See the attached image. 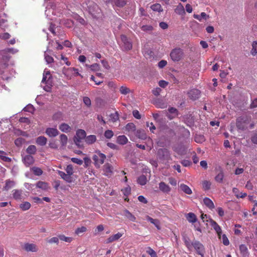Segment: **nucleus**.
<instances>
[{
  "mask_svg": "<svg viewBox=\"0 0 257 257\" xmlns=\"http://www.w3.org/2000/svg\"><path fill=\"white\" fill-rule=\"evenodd\" d=\"M105 159L106 156L98 150L95 151L92 156L94 164L97 168H100L101 165L104 163Z\"/></svg>",
  "mask_w": 257,
  "mask_h": 257,
  "instance_id": "obj_1",
  "label": "nucleus"
},
{
  "mask_svg": "<svg viewBox=\"0 0 257 257\" xmlns=\"http://www.w3.org/2000/svg\"><path fill=\"white\" fill-rule=\"evenodd\" d=\"M63 73L69 79H70L73 77L76 76H80L81 77H83V76L79 73L78 70L74 67H64L63 69Z\"/></svg>",
  "mask_w": 257,
  "mask_h": 257,
  "instance_id": "obj_2",
  "label": "nucleus"
},
{
  "mask_svg": "<svg viewBox=\"0 0 257 257\" xmlns=\"http://www.w3.org/2000/svg\"><path fill=\"white\" fill-rule=\"evenodd\" d=\"M184 55L183 50L180 48H175L172 50L170 56L174 62H178L182 59Z\"/></svg>",
  "mask_w": 257,
  "mask_h": 257,
  "instance_id": "obj_3",
  "label": "nucleus"
},
{
  "mask_svg": "<svg viewBox=\"0 0 257 257\" xmlns=\"http://www.w3.org/2000/svg\"><path fill=\"white\" fill-rule=\"evenodd\" d=\"M12 192L13 197L16 200L24 199L27 196L22 190L14 189Z\"/></svg>",
  "mask_w": 257,
  "mask_h": 257,
  "instance_id": "obj_4",
  "label": "nucleus"
},
{
  "mask_svg": "<svg viewBox=\"0 0 257 257\" xmlns=\"http://www.w3.org/2000/svg\"><path fill=\"white\" fill-rule=\"evenodd\" d=\"M192 246L194 247L198 253L202 256L204 254V246L199 241H195L192 242Z\"/></svg>",
  "mask_w": 257,
  "mask_h": 257,
  "instance_id": "obj_5",
  "label": "nucleus"
},
{
  "mask_svg": "<svg viewBox=\"0 0 257 257\" xmlns=\"http://www.w3.org/2000/svg\"><path fill=\"white\" fill-rule=\"evenodd\" d=\"M57 173L61 177V178L67 183H72L74 181V179L73 176L65 173L61 171H58Z\"/></svg>",
  "mask_w": 257,
  "mask_h": 257,
  "instance_id": "obj_6",
  "label": "nucleus"
},
{
  "mask_svg": "<svg viewBox=\"0 0 257 257\" xmlns=\"http://www.w3.org/2000/svg\"><path fill=\"white\" fill-rule=\"evenodd\" d=\"M121 40L122 41V46L125 50H130L132 48V43L128 40L126 37L124 35L121 36Z\"/></svg>",
  "mask_w": 257,
  "mask_h": 257,
  "instance_id": "obj_7",
  "label": "nucleus"
},
{
  "mask_svg": "<svg viewBox=\"0 0 257 257\" xmlns=\"http://www.w3.org/2000/svg\"><path fill=\"white\" fill-rule=\"evenodd\" d=\"M210 223L212 228L215 230L219 239H221L222 230L220 226L212 219H210Z\"/></svg>",
  "mask_w": 257,
  "mask_h": 257,
  "instance_id": "obj_8",
  "label": "nucleus"
},
{
  "mask_svg": "<svg viewBox=\"0 0 257 257\" xmlns=\"http://www.w3.org/2000/svg\"><path fill=\"white\" fill-rule=\"evenodd\" d=\"M45 133L49 137L53 138L57 136L59 132L55 127H48L46 129Z\"/></svg>",
  "mask_w": 257,
  "mask_h": 257,
  "instance_id": "obj_9",
  "label": "nucleus"
},
{
  "mask_svg": "<svg viewBox=\"0 0 257 257\" xmlns=\"http://www.w3.org/2000/svg\"><path fill=\"white\" fill-rule=\"evenodd\" d=\"M103 170L105 176H110L113 173V167L110 164L106 163L103 166Z\"/></svg>",
  "mask_w": 257,
  "mask_h": 257,
  "instance_id": "obj_10",
  "label": "nucleus"
},
{
  "mask_svg": "<svg viewBox=\"0 0 257 257\" xmlns=\"http://www.w3.org/2000/svg\"><path fill=\"white\" fill-rule=\"evenodd\" d=\"M42 85L44 83L49 84L51 83L50 80V71L45 69L43 73V77L42 80Z\"/></svg>",
  "mask_w": 257,
  "mask_h": 257,
  "instance_id": "obj_11",
  "label": "nucleus"
},
{
  "mask_svg": "<svg viewBox=\"0 0 257 257\" xmlns=\"http://www.w3.org/2000/svg\"><path fill=\"white\" fill-rule=\"evenodd\" d=\"M189 97L193 100L197 99L200 95V91L197 89H192L188 92Z\"/></svg>",
  "mask_w": 257,
  "mask_h": 257,
  "instance_id": "obj_12",
  "label": "nucleus"
},
{
  "mask_svg": "<svg viewBox=\"0 0 257 257\" xmlns=\"http://www.w3.org/2000/svg\"><path fill=\"white\" fill-rule=\"evenodd\" d=\"M24 248L27 251L36 252L38 250L37 246L34 243H25L24 245Z\"/></svg>",
  "mask_w": 257,
  "mask_h": 257,
  "instance_id": "obj_13",
  "label": "nucleus"
},
{
  "mask_svg": "<svg viewBox=\"0 0 257 257\" xmlns=\"http://www.w3.org/2000/svg\"><path fill=\"white\" fill-rule=\"evenodd\" d=\"M159 188L160 191L164 193H169L171 191L170 186L164 182H161L159 184Z\"/></svg>",
  "mask_w": 257,
  "mask_h": 257,
  "instance_id": "obj_14",
  "label": "nucleus"
},
{
  "mask_svg": "<svg viewBox=\"0 0 257 257\" xmlns=\"http://www.w3.org/2000/svg\"><path fill=\"white\" fill-rule=\"evenodd\" d=\"M122 236V233L118 232L116 234H113L109 236L106 240V243H109L113 241L117 240Z\"/></svg>",
  "mask_w": 257,
  "mask_h": 257,
  "instance_id": "obj_15",
  "label": "nucleus"
},
{
  "mask_svg": "<svg viewBox=\"0 0 257 257\" xmlns=\"http://www.w3.org/2000/svg\"><path fill=\"white\" fill-rule=\"evenodd\" d=\"M193 17L199 21L201 22L202 20H207L209 18V16L204 12H202L200 15L194 14Z\"/></svg>",
  "mask_w": 257,
  "mask_h": 257,
  "instance_id": "obj_16",
  "label": "nucleus"
},
{
  "mask_svg": "<svg viewBox=\"0 0 257 257\" xmlns=\"http://www.w3.org/2000/svg\"><path fill=\"white\" fill-rule=\"evenodd\" d=\"M237 127L240 130H243L246 127V122L243 118H238L236 122Z\"/></svg>",
  "mask_w": 257,
  "mask_h": 257,
  "instance_id": "obj_17",
  "label": "nucleus"
},
{
  "mask_svg": "<svg viewBox=\"0 0 257 257\" xmlns=\"http://www.w3.org/2000/svg\"><path fill=\"white\" fill-rule=\"evenodd\" d=\"M34 162V158L31 155H27L23 158V162L27 167L32 165Z\"/></svg>",
  "mask_w": 257,
  "mask_h": 257,
  "instance_id": "obj_18",
  "label": "nucleus"
},
{
  "mask_svg": "<svg viewBox=\"0 0 257 257\" xmlns=\"http://www.w3.org/2000/svg\"><path fill=\"white\" fill-rule=\"evenodd\" d=\"M185 217L187 219V220L190 222V223H195L197 221V217L195 215V214L193 213L190 212L185 215Z\"/></svg>",
  "mask_w": 257,
  "mask_h": 257,
  "instance_id": "obj_19",
  "label": "nucleus"
},
{
  "mask_svg": "<svg viewBox=\"0 0 257 257\" xmlns=\"http://www.w3.org/2000/svg\"><path fill=\"white\" fill-rule=\"evenodd\" d=\"M146 219L147 220L150 221L151 223L153 224L158 230H160L161 229L160 223L159 220L153 219L149 216H146Z\"/></svg>",
  "mask_w": 257,
  "mask_h": 257,
  "instance_id": "obj_20",
  "label": "nucleus"
},
{
  "mask_svg": "<svg viewBox=\"0 0 257 257\" xmlns=\"http://www.w3.org/2000/svg\"><path fill=\"white\" fill-rule=\"evenodd\" d=\"M175 12L179 15L183 16L185 14V11L184 8L182 4L179 3L177 6L176 8L175 9Z\"/></svg>",
  "mask_w": 257,
  "mask_h": 257,
  "instance_id": "obj_21",
  "label": "nucleus"
},
{
  "mask_svg": "<svg viewBox=\"0 0 257 257\" xmlns=\"http://www.w3.org/2000/svg\"><path fill=\"white\" fill-rule=\"evenodd\" d=\"M36 186L43 190H48L50 188L48 183L43 181H39L36 184Z\"/></svg>",
  "mask_w": 257,
  "mask_h": 257,
  "instance_id": "obj_22",
  "label": "nucleus"
},
{
  "mask_svg": "<svg viewBox=\"0 0 257 257\" xmlns=\"http://www.w3.org/2000/svg\"><path fill=\"white\" fill-rule=\"evenodd\" d=\"M203 203L210 209H213L215 208L214 204L212 201L209 198L205 197L203 199Z\"/></svg>",
  "mask_w": 257,
  "mask_h": 257,
  "instance_id": "obj_23",
  "label": "nucleus"
},
{
  "mask_svg": "<svg viewBox=\"0 0 257 257\" xmlns=\"http://www.w3.org/2000/svg\"><path fill=\"white\" fill-rule=\"evenodd\" d=\"M36 142L37 145L43 146L47 144V139L44 136H40L37 138Z\"/></svg>",
  "mask_w": 257,
  "mask_h": 257,
  "instance_id": "obj_24",
  "label": "nucleus"
},
{
  "mask_svg": "<svg viewBox=\"0 0 257 257\" xmlns=\"http://www.w3.org/2000/svg\"><path fill=\"white\" fill-rule=\"evenodd\" d=\"M96 141V137L95 135H89L85 137V141L88 145H91Z\"/></svg>",
  "mask_w": 257,
  "mask_h": 257,
  "instance_id": "obj_25",
  "label": "nucleus"
},
{
  "mask_svg": "<svg viewBox=\"0 0 257 257\" xmlns=\"http://www.w3.org/2000/svg\"><path fill=\"white\" fill-rule=\"evenodd\" d=\"M232 192L237 198H243L247 196L246 193L240 192L238 189L236 188H233L232 189Z\"/></svg>",
  "mask_w": 257,
  "mask_h": 257,
  "instance_id": "obj_26",
  "label": "nucleus"
},
{
  "mask_svg": "<svg viewBox=\"0 0 257 257\" xmlns=\"http://www.w3.org/2000/svg\"><path fill=\"white\" fill-rule=\"evenodd\" d=\"M15 182L14 181L7 180L6 181L5 186L4 187V189L6 191H8L11 188H13L15 185Z\"/></svg>",
  "mask_w": 257,
  "mask_h": 257,
  "instance_id": "obj_27",
  "label": "nucleus"
},
{
  "mask_svg": "<svg viewBox=\"0 0 257 257\" xmlns=\"http://www.w3.org/2000/svg\"><path fill=\"white\" fill-rule=\"evenodd\" d=\"M59 128L60 129V130L61 131H62V132H64V133H68L71 131L70 126L68 124H67L65 123H61L59 125Z\"/></svg>",
  "mask_w": 257,
  "mask_h": 257,
  "instance_id": "obj_28",
  "label": "nucleus"
},
{
  "mask_svg": "<svg viewBox=\"0 0 257 257\" xmlns=\"http://www.w3.org/2000/svg\"><path fill=\"white\" fill-rule=\"evenodd\" d=\"M116 142L118 144L123 145L127 143L128 139L124 135L119 136L117 138Z\"/></svg>",
  "mask_w": 257,
  "mask_h": 257,
  "instance_id": "obj_29",
  "label": "nucleus"
},
{
  "mask_svg": "<svg viewBox=\"0 0 257 257\" xmlns=\"http://www.w3.org/2000/svg\"><path fill=\"white\" fill-rule=\"evenodd\" d=\"M60 142L62 147H64L66 146L68 142V138L64 134H61L60 137Z\"/></svg>",
  "mask_w": 257,
  "mask_h": 257,
  "instance_id": "obj_30",
  "label": "nucleus"
},
{
  "mask_svg": "<svg viewBox=\"0 0 257 257\" xmlns=\"http://www.w3.org/2000/svg\"><path fill=\"white\" fill-rule=\"evenodd\" d=\"M151 9L155 12H158L159 13L162 12L163 9L160 4H155L151 6Z\"/></svg>",
  "mask_w": 257,
  "mask_h": 257,
  "instance_id": "obj_31",
  "label": "nucleus"
},
{
  "mask_svg": "<svg viewBox=\"0 0 257 257\" xmlns=\"http://www.w3.org/2000/svg\"><path fill=\"white\" fill-rule=\"evenodd\" d=\"M86 137V133L83 130H79L76 132L75 138L82 140Z\"/></svg>",
  "mask_w": 257,
  "mask_h": 257,
  "instance_id": "obj_32",
  "label": "nucleus"
},
{
  "mask_svg": "<svg viewBox=\"0 0 257 257\" xmlns=\"http://www.w3.org/2000/svg\"><path fill=\"white\" fill-rule=\"evenodd\" d=\"M251 50L250 54L252 56H255L257 54V41H253L251 44Z\"/></svg>",
  "mask_w": 257,
  "mask_h": 257,
  "instance_id": "obj_33",
  "label": "nucleus"
},
{
  "mask_svg": "<svg viewBox=\"0 0 257 257\" xmlns=\"http://www.w3.org/2000/svg\"><path fill=\"white\" fill-rule=\"evenodd\" d=\"M239 250L241 254L244 256H246L248 255V249L246 246L244 244H241L239 246Z\"/></svg>",
  "mask_w": 257,
  "mask_h": 257,
  "instance_id": "obj_34",
  "label": "nucleus"
},
{
  "mask_svg": "<svg viewBox=\"0 0 257 257\" xmlns=\"http://www.w3.org/2000/svg\"><path fill=\"white\" fill-rule=\"evenodd\" d=\"M158 154L159 155H162L163 157L168 158L170 157V154L169 151L166 149H160L158 151Z\"/></svg>",
  "mask_w": 257,
  "mask_h": 257,
  "instance_id": "obj_35",
  "label": "nucleus"
},
{
  "mask_svg": "<svg viewBox=\"0 0 257 257\" xmlns=\"http://www.w3.org/2000/svg\"><path fill=\"white\" fill-rule=\"evenodd\" d=\"M169 112L170 113H171V114L168 115V117L171 119L173 118L174 117L177 116L178 114L177 110L175 108H174V107H171V108H169Z\"/></svg>",
  "mask_w": 257,
  "mask_h": 257,
  "instance_id": "obj_36",
  "label": "nucleus"
},
{
  "mask_svg": "<svg viewBox=\"0 0 257 257\" xmlns=\"http://www.w3.org/2000/svg\"><path fill=\"white\" fill-rule=\"evenodd\" d=\"M31 205L28 202H24L20 205V208L23 211H26L29 210L31 208Z\"/></svg>",
  "mask_w": 257,
  "mask_h": 257,
  "instance_id": "obj_37",
  "label": "nucleus"
},
{
  "mask_svg": "<svg viewBox=\"0 0 257 257\" xmlns=\"http://www.w3.org/2000/svg\"><path fill=\"white\" fill-rule=\"evenodd\" d=\"M180 188L184 192L187 194L190 195L192 193L191 189L186 185L181 184Z\"/></svg>",
  "mask_w": 257,
  "mask_h": 257,
  "instance_id": "obj_38",
  "label": "nucleus"
},
{
  "mask_svg": "<svg viewBox=\"0 0 257 257\" xmlns=\"http://www.w3.org/2000/svg\"><path fill=\"white\" fill-rule=\"evenodd\" d=\"M137 182L139 184L141 185H144L147 183V177L144 175H141L138 178Z\"/></svg>",
  "mask_w": 257,
  "mask_h": 257,
  "instance_id": "obj_39",
  "label": "nucleus"
},
{
  "mask_svg": "<svg viewBox=\"0 0 257 257\" xmlns=\"http://www.w3.org/2000/svg\"><path fill=\"white\" fill-rule=\"evenodd\" d=\"M59 238L60 240L68 243H70L73 240L72 237L66 236L63 234L59 235Z\"/></svg>",
  "mask_w": 257,
  "mask_h": 257,
  "instance_id": "obj_40",
  "label": "nucleus"
},
{
  "mask_svg": "<svg viewBox=\"0 0 257 257\" xmlns=\"http://www.w3.org/2000/svg\"><path fill=\"white\" fill-rule=\"evenodd\" d=\"M137 136L142 140H145L147 138V136L144 130H138L137 132Z\"/></svg>",
  "mask_w": 257,
  "mask_h": 257,
  "instance_id": "obj_41",
  "label": "nucleus"
},
{
  "mask_svg": "<svg viewBox=\"0 0 257 257\" xmlns=\"http://www.w3.org/2000/svg\"><path fill=\"white\" fill-rule=\"evenodd\" d=\"M125 128L126 131L131 132H133L136 130V126L133 123H127Z\"/></svg>",
  "mask_w": 257,
  "mask_h": 257,
  "instance_id": "obj_42",
  "label": "nucleus"
},
{
  "mask_svg": "<svg viewBox=\"0 0 257 257\" xmlns=\"http://www.w3.org/2000/svg\"><path fill=\"white\" fill-rule=\"evenodd\" d=\"M31 170L34 173V174L37 176H40L43 173V171L41 170V168L38 167H34L31 168Z\"/></svg>",
  "mask_w": 257,
  "mask_h": 257,
  "instance_id": "obj_43",
  "label": "nucleus"
},
{
  "mask_svg": "<svg viewBox=\"0 0 257 257\" xmlns=\"http://www.w3.org/2000/svg\"><path fill=\"white\" fill-rule=\"evenodd\" d=\"M119 91L122 94L126 95L131 92V90L125 86H122L119 88Z\"/></svg>",
  "mask_w": 257,
  "mask_h": 257,
  "instance_id": "obj_44",
  "label": "nucleus"
},
{
  "mask_svg": "<svg viewBox=\"0 0 257 257\" xmlns=\"http://www.w3.org/2000/svg\"><path fill=\"white\" fill-rule=\"evenodd\" d=\"M114 4L118 7H122L126 4V0H114Z\"/></svg>",
  "mask_w": 257,
  "mask_h": 257,
  "instance_id": "obj_45",
  "label": "nucleus"
},
{
  "mask_svg": "<svg viewBox=\"0 0 257 257\" xmlns=\"http://www.w3.org/2000/svg\"><path fill=\"white\" fill-rule=\"evenodd\" d=\"M224 178L223 173L221 171L219 173H218L215 177V180L216 182L218 183H222L223 179Z\"/></svg>",
  "mask_w": 257,
  "mask_h": 257,
  "instance_id": "obj_46",
  "label": "nucleus"
},
{
  "mask_svg": "<svg viewBox=\"0 0 257 257\" xmlns=\"http://www.w3.org/2000/svg\"><path fill=\"white\" fill-rule=\"evenodd\" d=\"M202 188L203 189L207 190H209L210 188V186L211 185V183L207 180H204L202 182Z\"/></svg>",
  "mask_w": 257,
  "mask_h": 257,
  "instance_id": "obj_47",
  "label": "nucleus"
},
{
  "mask_svg": "<svg viewBox=\"0 0 257 257\" xmlns=\"http://www.w3.org/2000/svg\"><path fill=\"white\" fill-rule=\"evenodd\" d=\"M65 171L66 172V174H68L71 176L74 173L73 167L72 165H68L65 168Z\"/></svg>",
  "mask_w": 257,
  "mask_h": 257,
  "instance_id": "obj_48",
  "label": "nucleus"
},
{
  "mask_svg": "<svg viewBox=\"0 0 257 257\" xmlns=\"http://www.w3.org/2000/svg\"><path fill=\"white\" fill-rule=\"evenodd\" d=\"M124 215L130 220L134 221L136 219L135 217L128 210H125L124 212Z\"/></svg>",
  "mask_w": 257,
  "mask_h": 257,
  "instance_id": "obj_49",
  "label": "nucleus"
},
{
  "mask_svg": "<svg viewBox=\"0 0 257 257\" xmlns=\"http://www.w3.org/2000/svg\"><path fill=\"white\" fill-rule=\"evenodd\" d=\"M110 119L113 121L115 122L117 121L119 118V115L117 112H115L113 113H111L109 115Z\"/></svg>",
  "mask_w": 257,
  "mask_h": 257,
  "instance_id": "obj_50",
  "label": "nucleus"
},
{
  "mask_svg": "<svg viewBox=\"0 0 257 257\" xmlns=\"http://www.w3.org/2000/svg\"><path fill=\"white\" fill-rule=\"evenodd\" d=\"M36 150V147L34 145H31L28 147L27 152L30 154H34Z\"/></svg>",
  "mask_w": 257,
  "mask_h": 257,
  "instance_id": "obj_51",
  "label": "nucleus"
},
{
  "mask_svg": "<svg viewBox=\"0 0 257 257\" xmlns=\"http://www.w3.org/2000/svg\"><path fill=\"white\" fill-rule=\"evenodd\" d=\"M87 230V228L85 226H82L81 227L77 228L75 231V234L77 235H80L81 233H83L86 232Z\"/></svg>",
  "mask_w": 257,
  "mask_h": 257,
  "instance_id": "obj_52",
  "label": "nucleus"
},
{
  "mask_svg": "<svg viewBox=\"0 0 257 257\" xmlns=\"http://www.w3.org/2000/svg\"><path fill=\"white\" fill-rule=\"evenodd\" d=\"M86 66L87 67L90 68L91 70L95 71L99 70V67H99V65L97 63H94V64H92L91 65H89L86 64Z\"/></svg>",
  "mask_w": 257,
  "mask_h": 257,
  "instance_id": "obj_53",
  "label": "nucleus"
},
{
  "mask_svg": "<svg viewBox=\"0 0 257 257\" xmlns=\"http://www.w3.org/2000/svg\"><path fill=\"white\" fill-rule=\"evenodd\" d=\"M113 132L111 130H107L104 132V137L106 139H111L113 136Z\"/></svg>",
  "mask_w": 257,
  "mask_h": 257,
  "instance_id": "obj_54",
  "label": "nucleus"
},
{
  "mask_svg": "<svg viewBox=\"0 0 257 257\" xmlns=\"http://www.w3.org/2000/svg\"><path fill=\"white\" fill-rule=\"evenodd\" d=\"M221 239H222V243L225 245H228L229 244V241L225 234L221 235Z\"/></svg>",
  "mask_w": 257,
  "mask_h": 257,
  "instance_id": "obj_55",
  "label": "nucleus"
},
{
  "mask_svg": "<svg viewBox=\"0 0 257 257\" xmlns=\"http://www.w3.org/2000/svg\"><path fill=\"white\" fill-rule=\"evenodd\" d=\"M131 188L130 186H127L121 190L123 195L127 197L131 193Z\"/></svg>",
  "mask_w": 257,
  "mask_h": 257,
  "instance_id": "obj_56",
  "label": "nucleus"
},
{
  "mask_svg": "<svg viewBox=\"0 0 257 257\" xmlns=\"http://www.w3.org/2000/svg\"><path fill=\"white\" fill-rule=\"evenodd\" d=\"M25 142V140L22 138H19L15 141V145L18 146H21Z\"/></svg>",
  "mask_w": 257,
  "mask_h": 257,
  "instance_id": "obj_57",
  "label": "nucleus"
},
{
  "mask_svg": "<svg viewBox=\"0 0 257 257\" xmlns=\"http://www.w3.org/2000/svg\"><path fill=\"white\" fill-rule=\"evenodd\" d=\"M24 110L25 111L33 113L34 111V107L32 105L28 104L24 108Z\"/></svg>",
  "mask_w": 257,
  "mask_h": 257,
  "instance_id": "obj_58",
  "label": "nucleus"
},
{
  "mask_svg": "<svg viewBox=\"0 0 257 257\" xmlns=\"http://www.w3.org/2000/svg\"><path fill=\"white\" fill-rule=\"evenodd\" d=\"M44 56H45V59L47 63H51L53 62V61H54L53 58L51 56L48 55L47 54L46 52H45Z\"/></svg>",
  "mask_w": 257,
  "mask_h": 257,
  "instance_id": "obj_59",
  "label": "nucleus"
},
{
  "mask_svg": "<svg viewBox=\"0 0 257 257\" xmlns=\"http://www.w3.org/2000/svg\"><path fill=\"white\" fill-rule=\"evenodd\" d=\"M49 146L50 148L54 149H57L58 148V144L55 141H51L49 142Z\"/></svg>",
  "mask_w": 257,
  "mask_h": 257,
  "instance_id": "obj_60",
  "label": "nucleus"
},
{
  "mask_svg": "<svg viewBox=\"0 0 257 257\" xmlns=\"http://www.w3.org/2000/svg\"><path fill=\"white\" fill-rule=\"evenodd\" d=\"M83 102L87 106L90 107L91 105V102L90 98L88 97H83Z\"/></svg>",
  "mask_w": 257,
  "mask_h": 257,
  "instance_id": "obj_61",
  "label": "nucleus"
},
{
  "mask_svg": "<svg viewBox=\"0 0 257 257\" xmlns=\"http://www.w3.org/2000/svg\"><path fill=\"white\" fill-rule=\"evenodd\" d=\"M147 252L151 255V257H157L156 252L151 247H148L147 250Z\"/></svg>",
  "mask_w": 257,
  "mask_h": 257,
  "instance_id": "obj_62",
  "label": "nucleus"
},
{
  "mask_svg": "<svg viewBox=\"0 0 257 257\" xmlns=\"http://www.w3.org/2000/svg\"><path fill=\"white\" fill-rule=\"evenodd\" d=\"M71 160L74 163H75L78 165H81L83 164V161L77 158H72L71 159Z\"/></svg>",
  "mask_w": 257,
  "mask_h": 257,
  "instance_id": "obj_63",
  "label": "nucleus"
},
{
  "mask_svg": "<svg viewBox=\"0 0 257 257\" xmlns=\"http://www.w3.org/2000/svg\"><path fill=\"white\" fill-rule=\"evenodd\" d=\"M59 237H53L48 240V242L49 243H55L58 244L59 243Z\"/></svg>",
  "mask_w": 257,
  "mask_h": 257,
  "instance_id": "obj_64",
  "label": "nucleus"
}]
</instances>
